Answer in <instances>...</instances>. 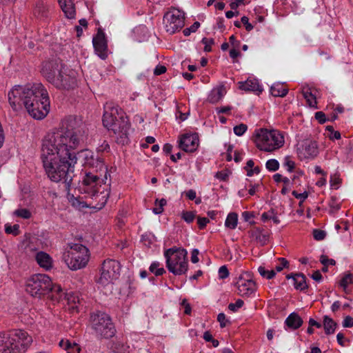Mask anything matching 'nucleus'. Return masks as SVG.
I'll use <instances>...</instances> for the list:
<instances>
[{
  "instance_id": "nucleus-49",
  "label": "nucleus",
  "mask_w": 353,
  "mask_h": 353,
  "mask_svg": "<svg viewBox=\"0 0 353 353\" xmlns=\"http://www.w3.org/2000/svg\"><path fill=\"white\" fill-rule=\"evenodd\" d=\"M320 261L324 266H328L329 265H334L336 264L335 260L328 259L326 255H321L320 257Z\"/></svg>"
},
{
  "instance_id": "nucleus-24",
  "label": "nucleus",
  "mask_w": 353,
  "mask_h": 353,
  "mask_svg": "<svg viewBox=\"0 0 353 353\" xmlns=\"http://www.w3.org/2000/svg\"><path fill=\"white\" fill-rule=\"evenodd\" d=\"M239 89L245 91H252L258 94L263 91L262 87L256 79H248L245 82H239Z\"/></svg>"
},
{
  "instance_id": "nucleus-55",
  "label": "nucleus",
  "mask_w": 353,
  "mask_h": 353,
  "mask_svg": "<svg viewBox=\"0 0 353 353\" xmlns=\"http://www.w3.org/2000/svg\"><path fill=\"white\" fill-rule=\"evenodd\" d=\"M209 222L210 220L208 218L200 216L197 218V223L199 229L201 230H203Z\"/></svg>"
},
{
  "instance_id": "nucleus-48",
  "label": "nucleus",
  "mask_w": 353,
  "mask_h": 353,
  "mask_svg": "<svg viewBox=\"0 0 353 353\" xmlns=\"http://www.w3.org/2000/svg\"><path fill=\"white\" fill-rule=\"evenodd\" d=\"M279 261L280 264L275 267V272H281L285 268H288L289 265V262L285 258H279Z\"/></svg>"
},
{
  "instance_id": "nucleus-16",
  "label": "nucleus",
  "mask_w": 353,
  "mask_h": 353,
  "mask_svg": "<svg viewBox=\"0 0 353 353\" xmlns=\"http://www.w3.org/2000/svg\"><path fill=\"white\" fill-rule=\"evenodd\" d=\"M99 176L97 174L89 172L85 174L82 184L83 185V190L90 195V196H99L98 195V181Z\"/></svg>"
},
{
  "instance_id": "nucleus-50",
  "label": "nucleus",
  "mask_w": 353,
  "mask_h": 353,
  "mask_svg": "<svg viewBox=\"0 0 353 353\" xmlns=\"http://www.w3.org/2000/svg\"><path fill=\"white\" fill-rule=\"evenodd\" d=\"M111 349L114 352L116 353H122L123 350H125V346L123 343L120 342H115L111 346Z\"/></svg>"
},
{
  "instance_id": "nucleus-59",
  "label": "nucleus",
  "mask_w": 353,
  "mask_h": 353,
  "mask_svg": "<svg viewBox=\"0 0 353 353\" xmlns=\"http://www.w3.org/2000/svg\"><path fill=\"white\" fill-rule=\"evenodd\" d=\"M343 326L345 327H353V318L350 316H347L343 320Z\"/></svg>"
},
{
  "instance_id": "nucleus-51",
  "label": "nucleus",
  "mask_w": 353,
  "mask_h": 353,
  "mask_svg": "<svg viewBox=\"0 0 353 353\" xmlns=\"http://www.w3.org/2000/svg\"><path fill=\"white\" fill-rule=\"evenodd\" d=\"M292 195L296 198V199H301V201H300L299 203V205H301V203L307 198L308 196V193L307 192L305 191L303 193H298L296 191L294 190L292 191Z\"/></svg>"
},
{
  "instance_id": "nucleus-30",
  "label": "nucleus",
  "mask_w": 353,
  "mask_h": 353,
  "mask_svg": "<svg viewBox=\"0 0 353 353\" xmlns=\"http://www.w3.org/2000/svg\"><path fill=\"white\" fill-rule=\"evenodd\" d=\"M225 93V89L223 85L214 88L208 96V101L212 103H216L222 99Z\"/></svg>"
},
{
  "instance_id": "nucleus-33",
  "label": "nucleus",
  "mask_w": 353,
  "mask_h": 353,
  "mask_svg": "<svg viewBox=\"0 0 353 353\" xmlns=\"http://www.w3.org/2000/svg\"><path fill=\"white\" fill-rule=\"evenodd\" d=\"M337 326V323L328 316L323 317V327L326 334L330 335L333 334Z\"/></svg>"
},
{
  "instance_id": "nucleus-6",
  "label": "nucleus",
  "mask_w": 353,
  "mask_h": 353,
  "mask_svg": "<svg viewBox=\"0 0 353 353\" xmlns=\"http://www.w3.org/2000/svg\"><path fill=\"white\" fill-rule=\"evenodd\" d=\"M68 250L63 252V261L72 270H77L86 266L89 261L88 249L79 243H70Z\"/></svg>"
},
{
  "instance_id": "nucleus-36",
  "label": "nucleus",
  "mask_w": 353,
  "mask_h": 353,
  "mask_svg": "<svg viewBox=\"0 0 353 353\" xmlns=\"http://www.w3.org/2000/svg\"><path fill=\"white\" fill-rule=\"evenodd\" d=\"M349 284L353 285V274L347 273L341 279L339 285L343 288V290L346 292V288Z\"/></svg>"
},
{
  "instance_id": "nucleus-41",
  "label": "nucleus",
  "mask_w": 353,
  "mask_h": 353,
  "mask_svg": "<svg viewBox=\"0 0 353 353\" xmlns=\"http://www.w3.org/2000/svg\"><path fill=\"white\" fill-rule=\"evenodd\" d=\"M5 232L7 234H13L14 236H17L20 232L19 225L18 224H15L14 225H6Z\"/></svg>"
},
{
  "instance_id": "nucleus-2",
  "label": "nucleus",
  "mask_w": 353,
  "mask_h": 353,
  "mask_svg": "<svg viewBox=\"0 0 353 353\" xmlns=\"http://www.w3.org/2000/svg\"><path fill=\"white\" fill-rule=\"evenodd\" d=\"M8 101L14 111L23 104L28 114L35 119H43L50 110L48 93L40 83L17 85L8 94Z\"/></svg>"
},
{
  "instance_id": "nucleus-20",
  "label": "nucleus",
  "mask_w": 353,
  "mask_h": 353,
  "mask_svg": "<svg viewBox=\"0 0 353 353\" xmlns=\"http://www.w3.org/2000/svg\"><path fill=\"white\" fill-rule=\"evenodd\" d=\"M14 339L15 335L9 332L0 334V353H15L12 342Z\"/></svg>"
},
{
  "instance_id": "nucleus-4",
  "label": "nucleus",
  "mask_w": 353,
  "mask_h": 353,
  "mask_svg": "<svg viewBox=\"0 0 353 353\" xmlns=\"http://www.w3.org/2000/svg\"><path fill=\"white\" fill-rule=\"evenodd\" d=\"M103 124L114 134L118 135L120 142L124 144L128 142V134L130 129V123L123 112L118 106L107 104L103 117Z\"/></svg>"
},
{
  "instance_id": "nucleus-8",
  "label": "nucleus",
  "mask_w": 353,
  "mask_h": 353,
  "mask_svg": "<svg viewBox=\"0 0 353 353\" xmlns=\"http://www.w3.org/2000/svg\"><path fill=\"white\" fill-rule=\"evenodd\" d=\"M90 323L96 334L100 337L109 339L115 334L116 329L112 319L105 312L96 311L91 313Z\"/></svg>"
},
{
  "instance_id": "nucleus-13",
  "label": "nucleus",
  "mask_w": 353,
  "mask_h": 353,
  "mask_svg": "<svg viewBox=\"0 0 353 353\" xmlns=\"http://www.w3.org/2000/svg\"><path fill=\"white\" fill-rule=\"evenodd\" d=\"M64 67L61 60L54 59L43 63L41 72L44 78L52 84L56 77L59 74Z\"/></svg>"
},
{
  "instance_id": "nucleus-27",
  "label": "nucleus",
  "mask_w": 353,
  "mask_h": 353,
  "mask_svg": "<svg viewBox=\"0 0 353 353\" xmlns=\"http://www.w3.org/2000/svg\"><path fill=\"white\" fill-rule=\"evenodd\" d=\"M263 230L259 228H255L250 232V236L261 245H265L268 241V234L263 233Z\"/></svg>"
},
{
  "instance_id": "nucleus-28",
  "label": "nucleus",
  "mask_w": 353,
  "mask_h": 353,
  "mask_svg": "<svg viewBox=\"0 0 353 353\" xmlns=\"http://www.w3.org/2000/svg\"><path fill=\"white\" fill-rule=\"evenodd\" d=\"M35 259L40 267L49 270L52 267V259L44 252H39L36 254Z\"/></svg>"
},
{
  "instance_id": "nucleus-64",
  "label": "nucleus",
  "mask_w": 353,
  "mask_h": 353,
  "mask_svg": "<svg viewBox=\"0 0 353 353\" xmlns=\"http://www.w3.org/2000/svg\"><path fill=\"white\" fill-rule=\"evenodd\" d=\"M181 304L185 308L184 313L188 315L190 314L191 307L190 304L187 302L186 299H183Z\"/></svg>"
},
{
  "instance_id": "nucleus-39",
  "label": "nucleus",
  "mask_w": 353,
  "mask_h": 353,
  "mask_svg": "<svg viewBox=\"0 0 353 353\" xmlns=\"http://www.w3.org/2000/svg\"><path fill=\"white\" fill-rule=\"evenodd\" d=\"M14 215L17 217L28 219L32 216V213L26 208H20L14 212Z\"/></svg>"
},
{
  "instance_id": "nucleus-34",
  "label": "nucleus",
  "mask_w": 353,
  "mask_h": 353,
  "mask_svg": "<svg viewBox=\"0 0 353 353\" xmlns=\"http://www.w3.org/2000/svg\"><path fill=\"white\" fill-rule=\"evenodd\" d=\"M301 92L309 106L315 107L316 105V97L312 94L311 89L309 87H303Z\"/></svg>"
},
{
  "instance_id": "nucleus-54",
  "label": "nucleus",
  "mask_w": 353,
  "mask_h": 353,
  "mask_svg": "<svg viewBox=\"0 0 353 353\" xmlns=\"http://www.w3.org/2000/svg\"><path fill=\"white\" fill-rule=\"evenodd\" d=\"M217 321L219 322L221 327H225L227 323H230V321L226 319L225 315L223 313L218 314Z\"/></svg>"
},
{
  "instance_id": "nucleus-3",
  "label": "nucleus",
  "mask_w": 353,
  "mask_h": 353,
  "mask_svg": "<svg viewBox=\"0 0 353 353\" xmlns=\"http://www.w3.org/2000/svg\"><path fill=\"white\" fill-rule=\"evenodd\" d=\"M85 138V125L81 116L70 115L61 122L59 130L48 134L43 139H56L57 145L76 149Z\"/></svg>"
},
{
  "instance_id": "nucleus-60",
  "label": "nucleus",
  "mask_w": 353,
  "mask_h": 353,
  "mask_svg": "<svg viewBox=\"0 0 353 353\" xmlns=\"http://www.w3.org/2000/svg\"><path fill=\"white\" fill-rule=\"evenodd\" d=\"M81 153L83 155L85 161H90V160H94V156L91 151L88 150H82Z\"/></svg>"
},
{
  "instance_id": "nucleus-18",
  "label": "nucleus",
  "mask_w": 353,
  "mask_h": 353,
  "mask_svg": "<svg viewBox=\"0 0 353 353\" xmlns=\"http://www.w3.org/2000/svg\"><path fill=\"white\" fill-rule=\"evenodd\" d=\"M199 142L196 134H183L179 141V148L186 152H193L199 146Z\"/></svg>"
},
{
  "instance_id": "nucleus-40",
  "label": "nucleus",
  "mask_w": 353,
  "mask_h": 353,
  "mask_svg": "<svg viewBox=\"0 0 353 353\" xmlns=\"http://www.w3.org/2000/svg\"><path fill=\"white\" fill-rule=\"evenodd\" d=\"M258 271L263 277L267 279H271L276 275V272L274 270H266L263 266H260L258 268Z\"/></svg>"
},
{
  "instance_id": "nucleus-5",
  "label": "nucleus",
  "mask_w": 353,
  "mask_h": 353,
  "mask_svg": "<svg viewBox=\"0 0 353 353\" xmlns=\"http://www.w3.org/2000/svg\"><path fill=\"white\" fill-rule=\"evenodd\" d=\"M188 252L181 248L172 247L164 252L168 270L174 275L185 274L188 268Z\"/></svg>"
},
{
  "instance_id": "nucleus-44",
  "label": "nucleus",
  "mask_w": 353,
  "mask_h": 353,
  "mask_svg": "<svg viewBox=\"0 0 353 353\" xmlns=\"http://www.w3.org/2000/svg\"><path fill=\"white\" fill-rule=\"evenodd\" d=\"M200 26V23L198 21L194 22L190 28L183 30L185 36H189L191 32H195Z\"/></svg>"
},
{
  "instance_id": "nucleus-52",
  "label": "nucleus",
  "mask_w": 353,
  "mask_h": 353,
  "mask_svg": "<svg viewBox=\"0 0 353 353\" xmlns=\"http://www.w3.org/2000/svg\"><path fill=\"white\" fill-rule=\"evenodd\" d=\"M202 43L205 45L204 50L205 52H210L212 50L211 45L214 44V40L212 39H208L204 37L202 39Z\"/></svg>"
},
{
  "instance_id": "nucleus-62",
  "label": "nucleus",
  "mask_w": 353,
  "mask_h": 353,
  "mask_svg": "<svg viewBox=\"0 0 353 353\" xmlns=\"http://www.w3.org/2000/svg\"><path fill=\"white\" fill-rule=\"evenodd\" d=\"M199 254V252L197 249H194L192 251V253H191V261L193 263H196L199 262V257H198V255Z\"/></svg>"
},
{
  "instance_id": "nucleus-58",
  "label": "nucleus",
  "mask_w": 353,
  "mask_h": 353,
  "mask_svg": "<svg viewBox=\"0 0 353 353\" xmlns=\"http://www.w3.org/2000/svg\"><path fill=\"white\" fill-rule=\"evenodd\" d=\"M285 165L288 167L289 172H292L295 168V163L288 157L285 158Z\"/></svg>"
},
{
  "instance_id": "nucleus-19",
  "label": "nucleus",
  "mask_w": 353,
  "mask_h": 353,
  "mask_svg": "<svg viewBox=\"0 0 353 353\" xmlns=\"http://www.w3.org/2000/svg\"><path fill=\"white\" fill-rule=\"evenodd\" d=\"M297 153L300 159L314 158L319 153L318 144L316 141H305L301 148L297 149Z\"/></svg>"
},
{
  "instance_id": "nucleus-10",
  "label": "nucleus",
  "mask_w": 353,
  "mask_h": 353,
  "mask_svg": "<svg viewBox=\"0 0 353 353\" xmlns=\"http://www.w3.org/2000/svg\"><path fill=\"white\" fill-rule=\"evenodd\" d=\"M121 265L114 259H105L99 269V276L96 279L97 283L103 287L107 286L114 280L118 279L120 274Z\"/></svg>"
},
{
  "instance_id": "nucleus-29",
  "label": "nucleus",
  "mask_w": 353,
  "mask_h": 353,
  "mask_svg": "<svg viewBox=\"0 0 353 353\" xmlns=\"http://www.w3.org/2000/svg\"><path fill=\"white\" fill-rule=\"evenodd\" d=\"M303 323L301 316L295 312L290 314L285 320L286 325L292 330L298 329L302 325Z\"/></svg>"
},
{
  "instance_id": "nucleus-38",
  "label": "nucleus",
  "mask_w": 353,
  "mask_h": 353,
  "mask_svg": "<svg viewBox=\"0 0 353 353\" xmlns=\"http://www.w3.org/2000/svg\"><path fill=\"white\" fill-rule=\"evenodd\" d=\"M160 266V263L159 262H153L149 270L151 272L154 273L156 276H161L165 273V270L163 268H159Z\"/></svg>"
},
{
  "instance_id": "nucleus-7",
  "label": "nucleus",
  "mask_w": 353,
  "mask_h": 353,
  "mask_svg": "<svg viewBox=\"0 0 353 353\" xmlns=\"http://www.w3.org/2000/svg\"><path fill=\"white\" fill-rule=\"evenodd\" d=\"M255 142L260 150L273 152L283 145L284 137L278 130L261 128L256 131Z\"/></svg>"
},
{
  "instance_id": "nucleus-11",
  "label": "nucleus",
  "mask_w": 353,
  "mask_h": 353,
  "mask_svg": "<svg viewBox=\"0 0 353 353\" xmlns=\"http://www.w3.org/2000/svg\"><path fill=\"white\" fill-rule=\"evenodd\" d=\"M163 24L167 32L174 34L180 31L185 25V14L183 11L171 7L163 16Z\"/></svg>"
},
{
  "instance_id": "nucleus-23",
  "label": "nucleus",
  "mask_w": 353,
  "mask_h": 353,
  "mask_svg": "<svg viewBox=\"0 0 353 353\" xmlns=\"http://www.w3.org/2000/svg\"><path fill=\"white\" fill-rule=\"evenodd\" d=\"M58 2L68 19H74L75 17V7L72 0H58Z\"/></svg>"
},
{
  "instance_id": "nucleus-17",
  "label": "nucleus",
  "mask_w": 353,
  "mask_h": 353,
  "mask_svg": "<svg viewBox=\"0 0 353 353\" xmlns=\"http://www.w3.org/2000/svg\"><path fill=\"white\" fill-rule=\"evenodd\" d=\"M93 46L97 54L103 59L107 57V40L103 30L99 28L97 34L93 37Z\"/></svg>"
},
{
  "instance_id": "nucleus-22",
  "label": "nucleus",
  "mask_w": 353,
  "mask_h": 353,
  "mask_svg": "<svg viewBox=\"0 0 353 353\" xmlns=\"http://www.w3.org/2000/svg\"><path fill=\"white\" fill-rule=\"evenodd\" d=\"M287 279H292L293 284L296 290H304L308 288L306 277L303 273L290 274L286 276Z\"/></svg>"
},
{
  "instance_id": "nucleus-43",
  "label": "nucleus",
  "mask_w": 353,
  "mask_h": 353,
  "mask_svg": "<svg viewBox=\"0 0 353 353\" xmlns=\"http://www.w3.org/2000/svg\"><path fill=\"white\" fill-rule=\"evenodd\" d=\"M248 129V126L245 124L241 123L238 125L234 126V132L237 136L243 135Z\"/></svg>"
},
{
  "instance_id": "nucleus-37",
  "label": "nucleus",
  "mask_w": 353,
  "mask_h": 353,
  "mask_svg": "<svg viewBox=\"0 0 353 353\" xmlns=\"http://www.w3.org/2000/svg\"><path fill=\"white\" fill-rule=\"evenodd\" d=\"M167 201L165 199H161V200L156 199L155 201V207L153 208L152 211L156 214H161L163 212V207L166 205Z\"/></svg>"
},
{
  "instance_id": "nucleus-12",
  "label": "nucleus",
  "mask_w": 353,
  "mask_h": 353,
  "mask_svg": "<svg viewBox=\"0 0 353 353\" xmlns=\"http://www.w3.org/2000/svg\"><path fill=\"white\" fill-rule=\"evenodd\" d=\"M52 85L59 90L74 89L77 85L76 72L65 66Z\"/></svg>"
},
{
  "instance_id": "nucleus-9",
  "label": "nucleus",
  "mask_w": 353,
  "mask_h": 353,
  "mask_svg": "<svg viewBox=\"0 0 353 353\" xmlns=\"http://www.w3.org/2000/svg\"><path fill=\"white\" fill-rule=\"evenodd\" d=\"M51 285L52 281L48 275L38 274L27 280L26 290L32 296L41 298L49 292Z\"/></svg>"
},
{
  "instance_id": "nucleus-21",
  "label": "nucleus",
  "mask_w": 353,
  "mask_h": 353,
  "mask_svg": "<svg viewBox=\"0 0 353 353\" xmlns=\"http://www.w3.org/2000/svg\"><path fill=\"white\" fill-rule=\"evenodd\" d=\"M68 305V310L71 313L79 312V306L82 305L83 299L77 293L70 292L65 294L64 298Z\"/></svg>"
},
{
  "instance_id": "nucleus-15",
  "label": "nucleus",
  "mask_w": 353,
  "mask_h": 353,
  "mask_svg": "<svg viewBox=\"0 0 353 353\" xmlns=\"http://www.w3.org/2000/svg\"><path fill=\"white\" fill-rule=\"evenodd\" d=\"M9 334H13L16 337L12 341L15 353H24L32 343V336L24 330H12L9 331Z\"/></svg>"
},
{
  "instance_id": "nucleus-42",
  "label": "nucleus",
  "mask_w": 353,
  "mask_h": 353,
  "mask_svg": "<svg viewBox=\"0 0 353 353\" xmlns=\"http://www.w3.org/2000/svg\"><path fill=\"white\" fill-rule=\"evenodd\" d=\"M279 168V163L276 159H270L266 162V168L270 171H276Z\"/></svg>"
},
{
  "instance_id": "nucleus-35",
  "label": "nucleus",
  "mask_w": 353,
  "mask_h": 353,
  "mask_svg": "<svg viewBox=\"0 0 353 353\" xmlns=\"http://www.w3.org/2000/svg\"><path fill=\"white\" fill-rule=\"evenodd\" d=\"M238 222V215L235 212L230 213L225 220V225L227 228L234 229L236 227Z\"/></svg>"
},
{
  "instance_id": "nucleus-14",
  "label": "nucleus",
  "mask_w": 353,
  "mask_h": 353,
  "mask_svg": "<svg viewBox=\"0 0 353 353\" xmlns=\"http://www.w3.org/2000/svg\"><path fill=\"white\" fill-rule=\"evenodd\" d=\"M235 285L238 290V294L241 296H249L256 290V283L249 272H244L241 274Z\"/></svg>"
},
{
  "instance_id": "nucleus-25",
  "label": "nucleus",
  "mask_w": 353,
  "mask_h": 353,
  "mask_svg": "<svg viewBox=\"0 0 353 353\" xmlns=\"http://www.w3.org/2000/svg\"><path fill=\"white\" fill-rule=\"evenodd\" d=\"M65 294L59 285L52 283L50 290L46 295L52 301L59 303L62 300L63 296L65 297Z\"/></svg>"
},
{
  "instance_id": "nucleus-56",
  "label": "nucleus",
  "mask_w": 353,
  "mask_h": 353,
  "mask_svg": "<svg viewBox=\"0 0 353 353\" xmlns=\"http://www.w3.org/2000/svg\"><path fill=\"white\" fill-rule=\"evenodd\" d=\"M241 23L245 26V30L248 32L251 31L253 29V26L249 23L248 17L243 16L241 17Z\"/></svg>"
},
{
  "instance_id": "nucleus-53",
  "label": "nucleus",
  "mask_w": 353,
  "mask_h": 353,
  "mask_svg": "<svg viewBox=\"0 0 353 353\" xmlns=\"http://www.w3.org/2000/svg\"><path fill=\"white\" fill-rule=\"evenodd\" d=\"M229 276V271L225 265L220 267L219 270V276L221 279H224Z\"/></svg>"
},
{
  "instance_id": "nucleus-57",
  "label": "nucleus",
  "mask_w": 353,
  "mask_h": 353,
  "mask_svg": "<svg viewBox=\"0 0 353 353\" xmlns=\"http://www.w3.org/2000/svg\"><path fill=\"white\" fill-rule=\"evenodd\" d=\"M315 119L318 120L320 123H324L326 121V117L324 112L319 111L315 113Z\"/></svg>"
},
{
  "instance_id": "nucleus-46",
  "label": "nucleus",
  "mask_w": 353,
  "mask_h": 353,
  "mask_svg": "<svg viewBox=\"0 0 353 353\" xmlns=\"http://www.w3.org/2000/svg\"><path fill=\"white\" fill-rule=\"evenodd\" d=\"M244 304V302L241 299H237L234 303H230L228 309L232 312H236L237 309L241 308Z\"/></svg>"
},
{
  "instance_id": "nucleus-63",
  "label": "nucleus",
  "mask_w": 353,
  "mask_h": 353,
  "mask_svg": "<svg viewBox=\"0 0 353 353\" xmlns=\"http://www.w3.org/2000/svg\"><path fill=\"white\" fill-rule=\"evenodd\" d=\"M230 56L232 59H233V62L235 63V62H237V60H236V59L241 56V52L236 50V49H232L230 50Z\"/></svg>"
},
{
  "instance_id": "nucleus-32",
  "label": "nucleus",
  "mask_w": 353,
  "mask_h": 353,
  "mask_svg": "<svg viewBox=\"0 0 353 353\" xmlns=\"http://www.w3.org/2000/svg\"><path fill=\"white\" fill-rule=\"evenodd\" d=\"M86 165H90L92 168H96V171H101L102 169L105 170V179H108L107 167L103 164L101 159L99 157L94 158V160H90V161H85Z\"/></svg>"
},
{
  "instance_id": "nucleus-26",
  "label": "nucleus",
  "mask_w": 353,
  "mask_h": 353,
  "mask_svg": "<svg viewBox=\"0 0 353 353\" xmlns=\"http://www.w3.org/2000/svg\"><path fill=\"white\" fill-rule=\"evenodd\" d=\"M59 346L67 353H79L81 347L79 344L68 339H62L59 343Z\"/></svg>"
},
{
  "instance_id": "nucleus-47",
  "label": "nucleus",
  "mask_w": 353,
  "mask_h": 353,
  "mask_svg": "<svg viewBox=\"0 0 353 353\" xmlns=\"http://www.w3.org/2000/svg\"><path fill=\"white\" fill-rule=\"evenodd\" d=\"M182 219L186 221L187 223H192L194 218H195V214H194L193 212H183L182 213Z\"/></svg>"
},
{
  "instance_id": "nucleus-61",
  "label": "nucleus",
  "mask_w": 353,
  "mask_h": 353,
  "mask_svg": "<svg viewBox=\"0 0 353 353\" xmlns=\"http://www.w3.org/2000/svg\"><path fill=\"white\" fill-rule=\"evenodd\" d=\"M166 70L167 69L165 66L162 65H158L154 70V74L155 75H160L164 74L166 72Z\"/></svg>"
},
{
  "instance_id": "nucleus-45",
  "label": "nucleus",
  "mask_w": 353,
  "mask_h": 353,
  "mask_svg": "<svg viewBox=\"0 0 353 353\" xmlns=\"http://www.w3.org/2000/svg\"><path fill=\"white\" fill-rule=\"evenodd\" d=\"M312 233L314 239L316 241L323 240L326 236L325 231L319 229H314Z\"/></svg>"
},
{
  "instance_id": "nucleus-31",
  "label": "nucleus",
  "mask_w": 353,
  "mask_h": 353,
  "mask_svg": "<svg viewBox=\"0 0 353 353\" xmlns=\"http://www.w3.org/2000/svg\"><path fill=\"white\" fill-rule=\"evenodd\" d=\"M270 92L274 97H284L288 94V89L284 84L277 83L270 88Z\"/></svg>"
},
{
  "instance_id": "nucleus-1",
  "label": "nucleus",
  "mask_w": 353,
  "mask_h": 353,
  "mask_svg": "<svg viewBox=\"0 0 353 353\" xmlns=\"http://www.w3.org/2000/svg\"><path fill=\"white\" fill-rule=\"evenodd\" d=\"M56 139H43L41 159L48 178L54 182H62L70 190L74 175V166L77 158L69 148L57 145Z\"/></svg>"
}]
</instances>
